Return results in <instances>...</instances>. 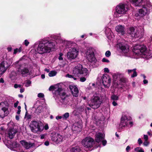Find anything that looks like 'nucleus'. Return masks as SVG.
I'll use <instances>...</instances> for the list:
<instances>
[{
  "label": "nucleus",
  "mask_w": 152,
  "mask_h": 152,
  "mask_svg": "<svg viewBox=\"0 0 152 152\" xmlns=\"http://www.w3.org/2000/svg\"><path fill=\"white\" fill-rule=\"evenodd\" d=\"M62 118H63V117H62L61 116H57L56 117V119L58 120L59 119H61Z\"/></svg>",
  "instance_id": "13d9d810"
},
{
  "label": "nucleus",
  "mask_w": 152,
  "mask_h": 152,
  "mask_svg": "<svg viewBox=\"0 0 152 152\" xmlns=\"http://www.w3.org/2000/svg\"><path fill=\"white\" fill-rule=\"evenodd\" d=\"M0 82L1 83H4V81L3 79L1 78L0 79Z\"/></svg>",
  "instance_id": "e2e57ef3"
},
{
  "label": "nucleus",
  "mask_w": 152,
  "mask_h": 152,
  "mask_svg": "<svg viewBox=\"0 0 152 152\" xmlns=\"http://www.w3.org/2000/svg\"><path fill=\"white\" fill-rule=\"evenodd\" d=\"M66 77H68L69 78H73V76L72 75H70L69 74H67L66 75Z\"/></svg>",
  "instance_id": "09e8293b"
},
{
  "label": "nucleus",
  "mask_w": 152,
  "mask_h": 152,
  "mask_svg": "<svg viewBox=\"0 0 152 152\" xmlns=\"http://www.w3.org/2000/svg\"><path fill=\"white\" fill-rule=\"evenodd\" d=\"M73 74L75 76H78L79 75H83L84 77H81L80 80L81 82H84L86 80V78L89 75L87 69L83 67L80 64H78L73 69Z\"/></svg>",
  "instance_id": "7ed1b4c3"
},
{
  "label": "nucleus",
  "mask_w": 152,
  "mask_h": 152,
  "mask_svg": "<svg viewBox=\"0 0 152 152\" xmlns=\"http://www.w3.org/2000/svg\"><path fill=\"white\" fill-rule=\"evenodd\" d=\"M106 98V96L104 95H95L92 97L89 105L92 108L96 109L99 107Z\"/></svg>",
  "instance_id": "20e7f679"
},
{
  "label": "nucleus",
  "mask_w": 152,
  "mask_h": 152,
  "mask_svg": "<svg viewBox=\"0 0 152 152\" xmlns=\"http://www.w3.org/2000/svg\"><path fill=\"white\" fill-rule=\"evenodd\" d=\"M148 144V142L147 141H145V142L143 143V144L145 146H147Z\"/></svg>",
  "instance_id": "603ef678"
},
{
  "label": "nucleus",
  "mask_w": 152,
  "mask_h": 152,
  "mask_svg": "<svg viewBox=\"0 0 152 152\" xmlns=\"http://www.w3.org/2000/svg\"><path fill=\"white\" fill-rule=\"evenodd\" d=\"M30 126L33 132H41L44 128L43 124L39 121H34L31 122Z\"/></svg>",
  "instance_id": "6e6552de"
},
{
  "label": "nucleus",
  "mask_w": 152,
  "mask_h": 152,
  "mask_svg": "<svg viewBox=\"0 0 152 152\" xmlns=\"http://www.w3.org/2000/svg\"><path fill=\"white\" fill-rule=\"evenodd\" d=\"M115 30L118 33H120L122 35H123L125 33V28L124 26L119 25L116 26L115 28Z\"/></svg>",
  "instance_id": "412c9836"
},
{
  "label": "nucleus",
  "mask_w": 152,
  "mask_h": 152,
  "mask_svg": "<svg viewBox=\"0 0 152 152\" xmlns=\"http://www.w3.org/2000/svg\"><path fill=\"white\" fill-rule=\"evenodd\" d=\"M137 152H144V151L142 149L138 150Z\"/></svg>",
  "instance_id": "774afa93"
},
{
  "label": "nucleus",
  "mask_w": 152,
  "mask_h": 152,
  "mask_svg": "<svg viewBox=\"0 0 152 152\" xmlns=\"http://www.w3.org/2000/svg\"><path fill=\"white\" fill-rule=\"evenodd\" d=\"M86 106L83 104L82 105H80L77 108V110L80 112L83 111L84 110H86Z\"/></svg>",
  "instance_id": "c85d7f7f"
},
{
  "label": "nucleus",
  "mask_w": 152,
  "mask_h": 152,
  "mask_svg": "<svg viewBox=\"0 0 152 152\" xmlns=\"http://www.w3.org/2000/svg\"><path fill=\"white\" fill-rule=\"evenodd\" d=\"M57 43L53 40L44 39L39 44L37 52L40 54L49 53L52 49L55 48Z\"/></svg>",
  "instance_id": "f257e3e1"
},
{
  "label": "nucleus",
  "mask_w": 152,
  "mask_h": 152,
  "mask_svg": "<svg viewBox=\"0 0 152 152\" xmlns=\"http://www.w3.org/2000/svg\"><path fill=\"white\" fill-rule=\"evenodd\" d=\"M143 82L144 84H146L148 83V81L146 80H144Z\"/></svg>",
  "instance_id": "680f3d73"
},
{
  "label": "nucleus",
  "mask_w": 152,
  "mask_h": 152,
  "mask_svg": "<svg viewBox=\"0 0 152 152\" xmlns=\"http://www.w3.org/2000/svg\"><path fill=\"white\" fill-rule=\"evenodd\" d=\"M82 143L86 148H91L93 146L94 143V140L90 137H86L83 140Z\"/></svg>",
  "instance_id": "9d476101"
},
{
  "label": "nucleus",
  "mask_w": 152,
  "mask_h": 152,
  "mask_svg": "<svg viewBox=\"0 0 152 152\" xmlns=\"http://www.w3.org/2000/svg\"><path fill=\"white\" fill-rule=\"evenodd\" d=\"M100 77L102 81V83L105 87H108L110 85L111 79L107 74H104L101 75H100Z\"/></svg>",
  "instance_id": "f8f14e48"
},
{
  "label": "nucleus",
  "mask_w": 152,
  "mask_h": 152,
  "mask_svg": "<svg viewBox=\"0 0 152 152\" xmlns=\"http://www.w3.org/2000/svg\"><path fill=\"white\" fill-rule=\"evenodd\" d=\"M102 61L103 62H107V63H108V62H109V60L107 59H106L105 58H103L102 59Z\"/></svg>",
  "instance_id": "79ce46f5"
},
{
  "label": "nucleus",
  "mask_w": 152,
  "mask_h": 152,
  "mask_svg": "<svg viewBox=\"0 0 152 152\" xmlns=\"http://www.w3.org/2000/svg\"><path fill=\"white\" fill-rule=\"evenodd\" d=\"M129 1L134 6L139 7L142 4L143 0H129Z\"/></svg>",
  "instance_id": "4be33fe9"
},
{
  "label": "nucleus",
  "mask_w": 152,
  "mask_h": 152,
  "mask_svg": "<svg viewBox=\"0 0 152 152\" xmlns=\"http://www.w3.org/2000/svg\"><path fill=\"white\" fill-rule=\"evenodd\" d=\"M136 68L133 69L134 71H133V73L131 76V77L133 78L134 77H136L137 75V72H136Z\"/></svg>",
  "instance_id": "473e14b6"
},
{
  "label": "nucleus",
  "mask_w": 152,
  "mask_h": 152,
  "mask_svg": "<svg viewBox=\"0 0 152 152\" xmlns=\"http://www.w3.org/2000/svg\"><path fill=\"white\" fill-rule=\"evenodd\" d=\"M133 51L135 55L137 56L142 55V57L146 59L148 58L150 56L145 46H141L139 45H135L134 47Z\"/></svg>",
  "instance_id": "39448f33"
},
{
  "label": "nucleus",
  "mask_w": 152,
  "mask_h": 152,
  "mask_svg": "<svg viewBox=\"0 0 152 152\" xmlns=\"http://www.w3.org/2000/svg\"><path fill=\"white\" fill-rule=\"evenodd\" d=\"M104 137V134H96L95 140L97 142H99L103 140Z\"/></svg>",
  "instance_id": "b1692460"
},
{
  "label": "nucleus",
  "mask_w": 152,
  "mask_h": 152,
  "mask_svg": "<svg viewBox=\"0 0 152 152\" xmlns=\"http://www.w3.org/2000/svg\"><path fill=\"white\" fill-rule=\"evenodd\" d=\"M111 98L113 100H116L118 99V96L116 95H113L111 96Z\"/></svg>",
  "instance_id": "72a5a7b5"
},
{
  "label": "nucleus",
  "mask_w": 152,
  "mask_h": 152,
  "mask_svg": "<svg viewBox=\"0 0 152 152\" xmlns=\"http://www.w3.org/2000/svg\"><path fill=\"white\" fill-rule=\"evenodd\" d=\"M85 56L91 65H92L93 67L96 66L97 65H95L96 60L95 57L94 50L92 48H89L86 50Z\"/></svg>",
  "instance_id": "0eeeda50"
},
{
  "label": "nucleus",
  "mask_w": 152,
  "mask_h": 152,
  "mask_svg": "<svg viewBox=\"0 0 152 152\" xmlns=\"http://www.w3.org/2000/svg\"><path fill=\"white\" fill-rule=\"evenodd\" d=\"M104 72H105L109 73V70L108 68H105L104 69Z\"/></svg>",
  "instance_id": "a18cd8bd"
},
{
  "label": "nucleus",
  "mask_w": 152,
  "mask_h": 152,
  "mask_svg": "<svg viewBox=\"0 0 152 152\" xmlns=\"http://www.w3.org/2000/svg\"><path fill=\"white\" fill-rule=\"evenodd\" d=\"M69 116V114L68 113H66L63 115V118L64 119H66Z\"/></svg>",
  "instance_id": "c9c22d12"
},
{
  "label": "nucleus",
  "mask_w": 152,
  "mask_h": 152,
  "mask_svg": "<svg viewBox=\"0 0 152 152\" xmlns=\"http://www.w3.org/2000/svg\"><path fill=\"white\" fill-rule=\"evenodd\" d=\"M134 71L133 69H128L127 70L128 73L129 74H130L132 72H133Z\"/></svg>",
  "instance_id": "c03bdc74"
},
{
  "label": "nucleus",
  "mask_w": 152,
  "mask_h": 152,
  "mask_svg": "<svg viewBox=\"0 0 152 152\" xmlns=\"http://www.w3.org/2000/svg\"><path fill=\"white\" fill-rule=\"evenodd\" d=\"M59 56L58 58V59L60 60H63V58L62 57V56L63 55V54L62 53H60L59 54Z\"/></svg>",
  "instance_id": "58836bf2"
},
{
  "label": "nucleus",
  "mask_w": 152,
  "mask_h": 152,
  "mask_svg": "<svg viewBox=\"0 0 152 152\" xmlns=\"http://www.w3.org/2000/svg\"><path fill=\"white\" fill-rule=\"evenodd\" d=\"M44 128L45 130H47L48 129L49 127L48 124H46L44 126Z\"/></svg>",
  "instance_id": "6e6d98bb"
},
{
  "label": "nucleus",
  "mask_w": 152,
  "mask_h": 152,
  "mask_svg": "<svg viewBox=\"0 0 152 152\" xmlns=\"http://www.w3.org/2000/svg\"><path fill=\"white\" fill-rule=\"evenodd\" d=\"M20 143L26 149L33 148L35 146L34 143L28 142L24 140L20 141Z\"/></svg>",
  "instance_id": "a211bd4d"
},
{
  "label": "nucleus",
  "mask_w": 152,
  "mask_h": 152,
  "mask_svg": "<svg viewBox=\"0 0 152 152\" xmlns=\"http://www.w3.org/2000/svg\"><path fill=\"white\" fill-rule=\"evenodd\" d=\"M144 139L145 141H147L148 140V136L147 135H144Z\"/></svg>",
  "instance_id": "3c124183"
},
{
  "label": "nucleus",
  "mask_w": 152,
  "mask_h": 152,
  "mask_svg": "<svg viewBox=\"0 0 152 152\" xmlns=\"http://www.w3.org/2000/svg\"><path fill=\"white\" fill-rule=\"evenodd\" d=\"M22 50V48L20 47L19 49L18 48H16L14 50V54H16L18 52H20Z\"/></svg>",
  "instance_id": "f704fd0d"
},
{
  "label": "nucleus",
  "mask_w": 152,
  "mask_h": 152,
  "mask_svg": "<svg viewBox=\"0 0 152 152\" xmlns=\"http://www.w3.org/2000/svg\"><path fill=\"white\" fill-rule=\"evenodd\" d=\"M112 104H113V105L114 106H116L118 105V104L116 103V102L114 101L113 102Z\"/></svg>",
  "instance_id": "4d7b16f0"
},
{
  "label": "nucleus",
  "mask_w": 152,
  "mask_h": 152,
  "mask_svg": "<svg viewBox=\"0 0 152 152\" xmlns=\"http://www.w3.org/2000/svg\"><path fill=\"white\" fill-rule=\"evenodd\" d=\"M103 145L104 146L107 143V141L105 140H102Z\"/></svg>",
  "instance_id": "49530a36"
},
{
  "label": "nucleus",
  "mask_w": 152,
  "mask_h": 152,
  "mask_svg": "<svg viewBox=\"0 0 152 152\" xmlns=\"http://www.w3.org/2000/svg\"><path fill=\"white\" fill-rule=\"evenodd\" d=\"M131 118L127 114H124L122 115L121 118V123L119 125V127L122 129L127 126L129 124H131L130 120Z\"/></svg>",
  "instance_id": "1a4fd4ad"
},
{
  "label": "nucleus",
  "mask_w": 152,
  "mask_h": 152,
  "mask_svg": "<svg viewBox=\"0 0 152 152\" xmlns=\"http://www.w3.org/2000/svg\"><path fill=\"white\" fill-rule=\"evenodd\" d=\"M12 50V48L11 47H8L7 48V50L9 51H11Z\"/></svg>",
  "instance_id": "338daca9"
},
{
  "label": "nucleus",
  "mask_w": 152,
  "mask_h": 152,
  "mask_svg": "<svg viewBox=\"0 0 152 152\" xmlns=\"http://www.w3.org/2000/svg\"><path fill=\"white\" fill-rule=\"evenodd\" d=\"M42 109L43 107L42 106H39L36 109L35 112L37 114H39L42 112Z\"/></svg>",
  "instance_id": "c756f323"
},
{
  "label": "nucleus",
  "mask_w": 152,
  "mask_h": 152,
  "mask_svg": "<svg viewBox=\"0 0 152 152\" xmlns=\"http://www.w3.org/2000/svg\"><path fill=\"white\" fill-rule=\"evenodd\" d=\"M15 118L16 120L18 121L19 119V116L18 115H16L15 116Z\"/></svg>",
  "instance_id": "0e129e2a"
},
{
  "label": "nucleus",
  "mask_w": 152,
  "mask_h": 152,
  "mask_svg": "<svg viewBox=\"0 0 152 152\" xmlns=\"http://www.w3.org/2000/svg\"><path fill=\"white\" fill-rule=\"evenodd\" d=\"M117 47L124 53H127L129 51V46L125 42L119 43L117 45Z\"/></svg>",
  "instance_id": "ddd939ff"
},
{
  "label": "nucleus",
  "mask_w": 152,
  "mask_h": 152,
  "mask_svg": "<svg viewBox=\"0 0 152 152\" xmlns=\"http://www.w3.org/2000/svg\"><path fill=\"white\" fill-rule=\"evenodd\" d=\"M25 118H27V119H30L31 118V115H26Z\"/></svg>",
  "instance_id": "de8ad7c7"
},
{
  "label": "nucleus",
  "mask_w": 152,
  "mask_h": 152,
  "mask_svg": "<svg viewBox=\"0 0 152 152\" xmlns=\"http://www.w3.org/2000/svg\"><path fill=\"white\" fill-rule=\"evenodd\" d=\"M29 42L27 40H25L24 42V45H26V46H27L29 44Z\"/></svg>",
  "instance_id": "a19ab883"
},
{
  "label": "nucleus",
  "mask_w": 152,
  "mask_h": 152,
  "mask_svg": "<svg viewBox=\"0 0 152 152\" xmlns=\"http://www.w3.org/2000/svg\"><path fill=\"white\" fill-rule=\"evenodd\" d=\"M31 83V81H30L28 80L26 83L25 86L26 87H28L30 86Z\"/></svg>",
  "instance_id": "e433bc0d"
},
{
  "label": "nucleus",
  "mask_w": 152,
  "mask_h": 152,
  "mask_svg": "<svg viewBox=\"0 0 152 152\" xmlns=\"http://www.w3.org/2000/svg\"><path fill=\"white\" fill-rule=\"evenodd\" d=\"M135 17H140V14H139H139L138 13H136L135 14Z\"/></svg>",
  "instance_id": "69168bd1"
},
{
  "label": "nucleus",
  "mask_w": 152,
  "mask_h": 152,
  "mask_svg": "<svg viewBox=\"0 0 152 152\" xmlns=\"http://www.w3.org/2000/svg\"><path fill=\"white\" fill-rule=\"evenodd\" d=\"M111 30L110 28L108 27H107L105 28V33L107 37L109 39L110 38V36L111 35Z\"/></svg>",
  "instance_id": "a878e982"
},
{
  "label": "nucleus",
  "mask_w": 152,
  "mask_h": 152,
  "mask_svg": "<svg viewBox=\"0 0 152 152\" xmlns=\"http://www.w3.org/2000/svg\"><path fill=\"white\" fill-rule=\"evenodd\" d=\"M14 87L15 88H20V87H21V85H18V84H16L14 85Z\"/></svg>",
  "instance_id": "37998d69"
},
{
  "label": "nucleus",
  "mask_w": 152,
  "mask_h": 152,
  "mask_svg": "<svg viewBox=\"0 0 152 152\" xmlns=\"http://www.w3.org/2000/svg\"><path fill=\"white\" fill-rule=\"evenodd\" d=\"M138 12L140 17H143L149 14L150 10L147 7H143L142 8L139 9Z\"/></svg>",
  "instance_id": "f3484780"
},
{
  "label": "nucleus",
  "mask_w": 152,
  "mask_h": 152,
  "mask_svg": "<svg viewBox=\"0 0 152 152\" xmlns=\"http://www.w3.org/2000/svg\"><path fill=\"white\" fill-rule=\"evenodd\" d=\"M129 33L132 37H137L140 36V32L137 30H135L134 28L133 27L129 28Z\"/></svg>",
  "instance_id": "6ab92c4d"
},
{
  "label": "nucleus",
  "mask_w": 152,
  "mask_h": 152,
  "mask_svg": "<svg viewBox=\"0 0 152 152\" xmlns=\"http://www.w3.org/2000/svg\"><path fill=\"white\" fill-rule=\"evenodd\" d=\"M45 135L44 134H42L40 135L41 139H43L44 138Z\"/></svg>",
  "instance_id": "052dcab7"
},
{
  "label": "nucleus",
  "mask_w": 152,
  "mask_h": 152,
  "mask_svg": "<svg viewBox=\"0 0 152 152\" xmlns=\"http://www.w3.org/2000/svg\"><path fill=\"white\" fill-rule=\"evenodd\" d=\"M130 149V147L129 146H128L126 148V151L127 152H129Z\"/></svg>",
  "instance_id": "8fccbe9b"
},
{
  "label": "nucleus",
  "mask_w": 152,
  "mask_h": 152,
  "mask_svg": "<svg viewBox=\"0 0 152 152\" xmlns=\"http://www.w3.org/2000/svg\"><path fill=\"white\" fill-rule=\"evenodd\" d=\"M78 54V51L76 48L70 49L67 53V58L69 60L74 59L76 58Z\"/></svg>",
  "instance_id": "9b49d317"
},
{
  "label": "nucleus",
  "mask_w": 152,
  "mask_h": 152,
  "mask_svg": "<svg viewBox=\"0 0 152 152\" xmlns=\"http://www.w3.org/2000/svg\"><path fill=\"white\" fill-rule=\"evenodd\" d=\"M10 65V64L6 61H4L1 62L0 64V74H3Z\"/></svg>",
  "instance_id": "4468645a"
},
{
  "label": "nucleus",
  "mask_w": 152,
  "mask_h": 152,
  "mask_svg": "<svg viewBox=\"0 0 152 152\" xmlns=\"http://www.w3.org/2000/svg\"><path fill=\"white\" fill-rule=\"evenodd\" d=\"M37 96L39 98H43L44 97V95L42 93H40L38 94Z\"/></svg>",
  "instance_id": "ea45409f"
},
{
  "label": "nucleus",
  "mask_w": 152,
  "mask_h": 152,
  "mask_svg": "<svg viewBox=\"0 0 152 152\" xmlns=\"http://www.w3.org/2000/svg\"><path fill=\"white\" fill-rule=\"evenodd\" d=\"M57 74V72L54 71H50L48 74V75L50 77H53L55 76Z\"/></svg>",
  "instance_id": "2f4dec72"
},
{
  "label": "nucleus",
  "mask_w": 152,
  "mask_h": 152,
  "mask_svg": "<svg viewBox=\"0 0 152 152\" xmlns=\"http://www.w3.org/2000/svg\"><path fill=\"white\" fill-rule=\"evenodd\" d=\"M80 149L78 146L72 148L70 150L71 152H80Z\"/></svg>",
  "instance_id": "cd10ccee"
},
{
  "label": "nucleus",
  "mask_w": 152,
  "mask_h": 152,
  "mask_svg": "<svg viewBox=\"0 0 152 152\" xmlns=\"http://www.w3.org/2000/svg\"><path fill=\"white\" fill-rule=\"evenodd\" d=\"M110 52L109 51H107L105 53V56L107 57H109L110 56Z\"/></svg>",
  "instance_id": "4c0bfd02"
},
{
  "label": "nucleus",
  "mask_w": 152,
  "mask_h": 152,
  "mask_svg": "<svg viewBox=\"0 0 152 152\" xmlns=\"http://www.w3.org/2000/svg\"><path fill=\"white\" fill-rule=\"evenodd\" d=\"M18 72L23 76H25L29 74V70L26 67H23V66L18 68Z\"/></svg>",
  "instance_id": "dca6fc26"
},
{
  "label": "nucleus",
  "mask_w": 152,
  "mask_h": 152,
  "mask_svg": "<svg viewBox=\"0 0 152 152\" xmlns=\"http://www.w3.org/2000/svg\"><path fill=\"white\" fill-rule=\"evenodd\" d=\"M49 90L50 91L54 90L56 94L58 95V99L57 101V103L63 107L66 106L68 102V97L61 88L59 87L57 85L51 86L49 87Z\"/></svg>",
  "instance_id": "f03ea898"
},
{
  "label": "nucleus",
  "mask_w": 152,
  "mask_h": 152,
  "mask_svg": "<svg viewBox=\"0 0 152 152\" xmlns=\"http://www.w3.org/2000/svg\"><path fill=\"white\" fill-rule=\"evenodd\" d=\"M53 38L57 41H58V42L60 43H63L64 42V43H66L67 42L65 41L64 40H63L60 37L57 36L56 35L54 36Z\"/></svg>",
  "instance_id": "393cba45"
},
{
  "label": "nucleus",
  "mask_w": 152,
  "mask_h": 152,
  "mask_svg": "<svg viewBox=\"0 0 152 152\" xmlns=\"http://www.w3.org/2000/svg\"><path fill=\"white\" fill-rule=\"evenodd\" d=\"M63 139L62 135L58 134H55L52 137V140L57 144L61 142Z\"/></svg>",
  "instance_id": "2eb2a0df"
},
{
  "label": "nucleus",
  "mask_w": 152,
  "mask_h": 152,
  "mask_svg": "<svg viewBox=\"0 0 152 152\" xmlns=\"http://www.w3.org/2000/svg\"><path fill=\"white\" fill-rule=\"evenodd\" d=\"M95 121L96 123V124L97 125H99V124H101L103 123V121L104 120V118L103 117H102V118H95Z\"/></svg>",
  "instance_id": "bb28decb"
},
{
  "label": "nucleus",
  "mask_w": 152,
  "mask_h": 152,
  "mask_svg": "<svg viewBox=\"0 0 152 152\" xmlns=\"http://www.w3.org/2000/svg\"><path fill=\"white\" fill-rule=\"evenodd\" d=\"M138 142L139 144L140 145L142 143V140H141L140 138H139L138 140Z\"/></svg>",
  "instance_id": "864d4df0"
},
{
  "label": "nucleus",
  "mask_w": 152,
  "mask_h": 152,
  "mask_svg": "<svg viewBox=\"0 0 152 152\" xmlns=\"http://www.w3.org/2000/svg\"><path fill=\"white\" fill-rule=\"evenodd\" d=\"M8 114V110L5 107H3L0 110V117L1 118L7 116Z\"/></svg>",
  "instance_id": "5701e85b"
},
{
  "label": "nucleus",
  "mask_w": 152,
  "mask_h": 152,
  "mask_svg": "<svg viewBox=\"0 0 152 152\" xmlns=\"http://www.w3.org/2000/svg\"><path fill=\"white\" fill-rule=\"evenodd\" d=\"M18 103V102L17 101L16 102L14 103V106L15 107H17Z\"/></svg>",
  "instance_id": "5fc2aeb1"
},
{
  "label": "nucleus",
  "mask_w": 152,
  "mask_h": 152,
  "mask_svg": "<svg viewBox=\"0 0 152 152\" xmlns=\"http://www.w3.org/2000/svg\"><path fill=\"white\" fill-rule=\"evenodd\" d=\"M15 134H5V136L8 137L9 139H12L15 136Z\"/></svg>",
  "instance_id": "7c9ffc66"
},
{
  "label": "nucleus",
  "mask_w": 152,
  "mask_h": 152,
  "mask_svg": "<svg viewBox=\"0 0 152 152\" xmlns=\"http://www.w3.org/2000/svg\"><path fill=\"white\" fill-rule=\"evenodd\" d=\"M129 10L128 5L126 4L121 3L117 5L115 8L114 17L118 18L126 14Z\"/></svg>",
  "instance_id": "423d86ee"
},
{
  "label": "nucleus",
  "mask_w": 152,
  "mask_h": 152,
  "mask_svg": "<svg viewBox=\"0 0 152 152\" xmlns=\"http://www.w3.org/2000/svg\"><path fill=\"white\" fill-rule=\"evenodd\" d=\"M49 144V143L48 141H46L45 142V145L46 146H48Z\"/></svg>",
  "instance_id": "bf43d9fd"
},
{
  "label": "nucleus",
  "mask_w": 152,
  "mask_h": 152,
  "mask_svg": "<svg viewBox=\"0 0 152 152\" xmlns=\"http://www.w3.org/2000/svg\"><path fill=\"white\" fill-rule=\"evenodd\" d=\"M69 88L73 96L77 97L78 95L79 91L77 87L74 85H70Z\"/></svg>",
  "instance_id": "aec40b11"
}]
</instances>
